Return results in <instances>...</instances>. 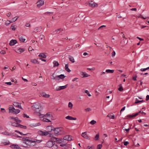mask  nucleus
I'll return each instance as SVG.
<instances>
[{
    "label": "nucleus",
    "mask_w": 149,
    "mask_h": 149,
    "mask_svg": "<svg viewBox=\"0 0 149 149\" xmlns=\"http://www.w3.org/2000/svg\"><path fill=\"white\" fill-rule=\"evenodd\" d=\"M31 108L35 112L39 113L42 109L40 103H36Z\"/></svg>",
    "instance_id": "obj_2"
},
{
    "label": "nucleus",
    "mask_w": 149,
    "mask_h": 149,
    "mask_svg": "<svg viewBox=\"0 0 149 149\" xmlns=\"http://www.w3.org/2000/svg\"><path fill=\"white\" fill-rule=\"evenodd\" d=\"M125 107H123L121 110L120 111V113H121V112L122 111H123L125 109Z\"/></svg>",
    "instance_id": "obj_61"
},
{
    "label": "nucleus",
    "mask_w": 149,
    "mask_h": 149,
    "mask_svg": "<svg viewBox=\"0 0 149 149\" xmlns=\"http://www.w3.org/2000/svg\"><path fill=\"white\" fill-rule=\"evenodd\" d=\"M1 111L3 113H4L6 111L4 108H1Z\"/></svg>",
    "instance_id": "obj_51"
},
{
    "label": "nucleus",
    "mask_w": 149,
    "mask_h": 149,
    "mask_svg": "<svg viewBox=\"0 0 149 149\" xmlns=\"http://www.w3.org/2000/svg\"><path fill=\"white\" fill-rule=\"evenodd\" d=\"M136 77H137V76H136L135 77H134L133 78V79L134 80V81H136Z\"/></svg>",
    "instance_id": "obj_63"
},
{
    "label": "nucleus",
    "mask_w": 149,
    "mask_h": 149,
    "mask_svg": "<svg viewBox=\"0 0 149 149\" xmlns=\"http://www.w3.org/2000/svg\"><path fill=\"white\" fill-rule=\"evenodd\" d=\"M53 64H54V67L58 66L59 65L58 62L56 61H54L53 62Z\"/></svg>",
    "instance_id": "obj_22"
},
{
    "label": "nucleus",
    "mask_w": 149,
    "mask_h": 149,
    "mask_svg": "<svg viewBox=\"0 0 149 149\" xmlns=\"http://www.w3.org/2000/svg\"><path fill=\"white\" fill-rule=\"evenodd\" d=\"M119 87L118 88V90L120 91H123V89L122 87V85L120 84L118 86Z\"/></svg>",
    "instance_id": "obj_27"
},
{
    "label": "nucleus",
    "mask_w": 149,
    "mask_h": 149,
    "mask_svg": "<svg viewBox=\"0 0 149 149\" xmlns=\"http://www.w3.org/2000/svg\"><path fill=\"white\" fill-rule=\"evenodd\" d=\"M40 95L41 96L45 98H48L50 96L49 95L46 94L45 92H42L41 93Z\"/></svg>",
    "instance_id": "obj_13"
},
{
    "label": "nucleus",
    "mask_w": 149,
    "mask_h": 149,
    "mask_svg": "<svg viewBox=\"0 0 149 149\" xmlns=\"http://www.w3.org/2000/svg\"><path fill=\"white\" fill-rule=\"evenodd\" d=\"M10 28L13 31H15V25H14L13 24L11 25Z\"/></svg>",
    "instance_id": "obj_39"
},
{
    "label": "nucleus",
    "mask_w": 149,
    "mask_h": 149,
    "mask_svg": "<svg viewBox=\"0 0 149 149\" xmlns=\"http://www.w3.org/2000/svg\"><path fill=\"white\" fill-rule=\"evenodd\" d=\"M96 123V121L94 120H91L90 122V123L91 124L93 125L95 124Z\"/></svg>",
    "instance_id": "obj_43"
},
{
    "label": "nucleus",
    "mask_w": 149,
    "mask_h": 149,
    "mask_svg": "<svg viewBox=\"0 0 149 149\" xmlns=\"http://www.w3.org/2000/svg\"><path fill=\"white\" fill-rule=\"evenodd\" d=\"M55 135H60L62 134L63 132L61 127L56 128L54 129Z\"/></svg>",
    "instance_id": "obj_3"
},
{
    "label": "nucleus",
    "mask_w": 149,
    "mask_h": 149,
    "mask_svg": "<svg viewBox=\"0 0 149 149\" xmlns=\"http://www.w3.org/2000/svg\"><path fill=\"white\" fill-rule=\"evenodd\" d=\"M40 115L42 117H45L49 119L52 116V115L50 114L49 113H48L45 115L40 114Z\"/></svg>",
    "instance_id": "obj_11"
},
{
    "label": "nucleus",
    "mask_w": 149,
    "mask_h": 149,
    "mask_svg": "<svg viewBox=\"0 0 149 149\" xmlns=\"http://www.w3.org/2000/svg\"><path fill=\"white\" fill-rule=\"evenodd\" d=\"M17 19V17H14L11 20V22H15Z\"/></svg>",
    "instance_id": "obj_35"
},
{
    "label": "nucleus",
    "mask_w": 149,
    "mask_h": 149,
    "mask_svg": "<svg viewBox=\"0 0 149 149\" xmlns=\"http://www.w3.org/2000/svg\"><path fill=\"white\" fill-rule=\"evenodd\" d=\"M53 12H47L44 13V14L46 15L49 14V15L50 14H53Z\"/></svg>",
    "instance_id": "obj_47"
},
{
    "label": "nucleus",
    "mask_w": 149,
    "mask_h": 149,
    "mask_svg": "<svg viewBox=\"0 0 149 149\" xmlns=\"http://www.w3.org/2000/svg\"><path fill=\"white\" fill-rule=\"evenodd\" d=\"M111 55H112V57H114L115 56V55H116V52L115 51H113L112 53V54H111Z\"/></svg>",
    "instance_id": "obj_50"
},
{
    "label": "nucleus",
    "mask_w": 149,
    "mask_h": 149,
    "mask_svg": "<svg viewBox=\"0 0 149 149\" xmlns=\"http://www.w3.org/2000/svg\"><path fill=\"white\" fill-rule=\"evenodd\" d=\"M54 73L53 74V75H52L51 77V78L53 80H58V75L54 76Z\"/></svg>",
    "instance_id": "obj_14"
},
{
    "label": "nucleus",
    "mask_w": 149,
    "mask_h": 149,
    "mask_svg": "<svg viewBox=\"0 0 149 149\" xmlns=\"http://www.w3.org/2000/svg\"><path fill=\"white\" fill-rule=\"evenodd\" d=\"M50 131H42L39 130L38 131V133L39 135L42 136H47L49 134Z\"/></svg>",
    "instance_id": "obj_5"
},
{
    "label": "nucleus",
    "mask_w": 149,
    "mask_h": 149,
    "mask_svg": "<svg viewBox=\"0 0 149 149\" xmlns=\"http://www.w3.org/2000/svg\"><path fill=\"white\" fill-rule=\"evenodd\" d=\"M132 11H137V9L136 8H132L130 9Z\"/></svg>",
    "instance_id": "obj_58"
},
{
    "label": "nucleus",
    "mask_w": 149,
    "mask_h": 149,
    "mask_svg": "<svg viewBox=\"0 0 149 149\" xmlns=\"http://www.w3.org/2000/svg\"><path fill=\"white\" fill-rule=\"evenodd\" d=\"M40 57L45 58L46 57V56L43 53H40L38 56Z\"/></svg>",
    "instance_id": "obj_18"
},
{
    "label": "nucleus",
    "mask_w": 149,
    "mask_h": 149,
    "mask_svg": "<svg viewBox=\"0 0 149 149\" xmlns=\"http://www.w3.org/2000/svg\"><path fill=\"white\" fill-rule=\"evenodd\" d=\"M30 24L29 23H26V26L27 27H29L30 26Z\"/></svg>",
    "instance_id": "obj_55"
},
{
    "label": "nucleus",
    "mask_w": 149,
    "mask_h": 149,
    "mask_svg": "<svg viewBox=\"0 0 149 149\" xmlns=\"http://www.w3.org/2000/svg\"><path fill=\"white\" fill-rule=\"evenodd\" d=\"M14 108V107L13 105H11L8 108L9 111H10V110H11L13 109Z\"/></svg>",
    "instance_id": "obj_46"
},
{
    "label": "nucleus",
    "mask_w": 149,
    "mask_h": 149,
    "mask_svg": "<svg viewBox=\"0 0 149 149\" xmlns=\"http://www.w3.org/2000/svg\"><path fill=\"white\" fill-rule=\"evenodd\" d=\"M43 117V120L44 121L47 122H51V121L49 120V118L45 117Z\"/></svg>",
    "instance_id": "obj_25"
},
{
    "label": "nucleus",
    "mask_w": 149,
    "mask_h": 149,
    "mask_svg": "<svg viewBox=\"0 0 149 149\" xmlns=\"http://www.w3.org/2000/svg\"><path fill=\"white\" fill-rule=\"evenodd\" d=\"M59 31H63V29H59L57 30H56L54 31V34H56V33H58V32Z\"/></svg>",
    "instance_id": "obj_33"
},
{
    "label": "nucleus",
    "mask_w": 149,
    "mask_h": 149,
    "mask_svg": "<svg viewBox=\"0 0 149 149\" xmlns=\"http://www.w3.org/2000/svg\"><path fill=\"white\" fill-rule=\"evenodd\" d=\"M10 23H12L11 22V21L7 20L6 22V24L8 26V25Z\"/></svg>",
    "instance_id": "obj_44"
},
{
    "label": "nucleus",
    "mask_w": 149,
    "mask_h": 149,
    "mask_svg": "<svg viewBox=\"0 0 149 149\" xmlns=\"http://www.w3.org/2000/svg\"><path fill=\"white\" fill-rule=\"evenodd\" d=\"M35 30L36 31H37L38 32V31L40 32L41 30L40 29H38V28H36L35 29Z\"/></svg>",
    "instance_id": "obj_59"
},
{
    "label": "nucleus",
    "mask_w": 149,
    "mask_h": 149,
    "mask_svg": "<svg viewBox=\"0 0 149 149\" xmlns=\"http://www.w3.org/2000/svg\"><path fill=\"white\" fill-rule=\"evenodd\" d=\"M87 149H94V148L92 146H88L87 147Z\"/></svg>",
    "instance_id": "obj_53"
},
{
    "label": "nucleus",
    "mask_w": 149,
    "mask_h": 149,
    "mask_svg": "<svg viewBox=\"0 0 149 149\" xmlns=\"http://www.w3.org/2000/svg\"><path fill=\"white\" fill-rule=\"evenodd\" d=\"M20 139L22 140L23 143L28 146H30L31 143H40L42 141V140H38L36 139L30 138L28 137H23L22 139Z\"/></svg>",
    "instance_id": "obj_1"
},
{
    "label": "nucleus",
    "mask_w": 149,
    "mask_h": 149,
    "mask_svg": "<svg viewBox=\"0 0 149 149\" xmlns=\"http://www.w3.org/2000/svg\"><path fill=\"white\" fill-rule=\"evenodd\" d=\"M81 74L83 76V77H88L90 76V75L88 74L85 72H81Z\"/></svg>",
    "instance_id": "obj_15"
},
{
    "label": "nucleus",
    "mask_w": 149,
    "mask_h": 149,
    "mask_svg": "<svg viewBox=\"0 0 149 149\" xmlns=\"http://www.w3.org/2000/svg\"><path fill=\"white\" fill-rule=\"evenodd\" d=\"M10 147L12 148L17 149L18 148V147H19V146L18 145H17L13 144L10 146Z\"/></svg>",
    "instance_id": "obj_21"
},
{
    "label": "nucleus",
    "mask_w": 149,
    "mask_h": 149,
    "mask_svg": "<svg viewBox=\"0 0 149 149\" xmlns=\"http://www.w3.org/2000/svg\"><path fill=\"white\" fill-rule=\"evenodd\" d=\"M65 70L68 72H70L71 71V70L68 68V64H65Z\"/></svg>",
    "instance_id": "obj_19"
},
{
    "label": "nucleus",
    "mask_w": 149,
    "mask_h": 149,
    "mask_svg": "<svg viewBox=\"0 0 149 149\" xmlns=\"http://www.w3.org/2000/svg\"><path fill=\"white\" fill-rule=\"evenodd\" d=\"M139 112H138L136 113L135 114H134L128 115V116L130 118L134 117L136 116H137L139 114Z\"/></svg>",
    "instance_id": "obj_23"
},
{
    "label": "nucleus",
    "mask_w": 149,
    "mask_h": 149,
    "mask_svg": "<svg viewBox=\"0 0 149 149\" xmlns=\"http://www.w3.org/2000/svg\"><path fill=\"white\" fill-rule=\"evenodd\" d=\"M17 43V41L16 40L12 39L10 41L9 45L10 46H12L14 45Z\"/></svg>",
    "instance_id": "obj_9"
},
{
    "label": "nucleus",
    "mask_w": 149,
    "mask_h": 149,
    "mask_svg": "<svg viewBox=\"0 0 149 149\" xmlns=\"http://www.w3.org/2000/svg\"><path fill=\"white\" fill-rule=\"evenodd\" d=\"M9 112L10 113H13L16 114L19 113V109H15L14 108V109L11 110H10V111H9Z\"/></svg>",
    "instance_id": "obj_8"
},
{
    "label": "nucleus",
    "mask_w": 149,
    "mask_h": 149,
    "mask_svg": "<svg viewBox=\"0 0 149 149\" xmlns=\"http://www.w3.org/2000/svg\"><path fill=\"white\" fill-rule=\"evenodd\" d=\"M65 118L67 119L72 120V117L68 116L66 117Z\"/></svg>",
    "instance_id": "obj_37"
},
{
    "label": "nucleus",
    "mask_w": 149,
    "mask_h": 149,
    "mask_svg": "<svg viewBox=\"0 0 149 149\" xmlns=\"http://www.w3.org/2000/svg\"><path fill=\"white\" fill-rule=\"evenodd\" d=\"M33 49L30 46L29 47L28 50L29 52L30 51H31Z\"/></svg>",
    "instance_id": "obj_56"
},
{
    "label": "nucleus",
    "mask_w": 149,
    "mask_h": 149,
    "mask_svg": "<svg viewBox=\"0 0 149 149\" xmlns=\"http://www.w3.org/2000/svg\"><path fill=\"white\" fill-rule=\"evenodd\" d=\"M13 105L17 107H19V103L14 102Z\"/></svg>",
    "instance_id": "obj_36"
},
{
    "label": "nucleus",
    "mask_w": 149,
    "mask_h": 149,
    "mask_svg": "<svg viewBox=\"0 0 149 149\" xmlns=\"http://www.w3.org/2000/svg\"><path fill=\"white\" fill-rule=\"evenodd\" d=\"M106 27V26L105 25H102V26H100L99 28L98 29H101L102 27Z\"/></svg>",
    "instance_id": "obj_64"
},
{
    "label": "nucleus",
    "mask_w": 149,
    "mask_h": 149,
    "mask_svg": "<svg viewBox=\"0 0 149 149\" xmlns=\"http://www.w3.org/2000/svg\"><path fill=\"white\" fill-rule=\"evenodd\" d=\"M107 116L111 119H114V115L113 114L111 115V114H109Z\"/></svg>",
    "instance_id": "obj_29"
},
{
    "label": "nucleus",
    "mask_w": 149,
    "mask_h": 149,
    "mask_svg": "<svg viewBox=\"0 0 149 149\" xmlns=\"http://www.w3.org/2000/svg\"><path fill=\"white\" fill-rule=\"evenodd\" d=\"M64 140L67 141H70L71 140V138L69 135H66L63 138Z\"/></svg>",
    "instance_id": "obj_17"
},
{
    "label": "nucleus",
    "mask_w": 149,
    "mask_h": 149,
    "mask_svg": "<svg viewBox=\"0 0 149 149\" xmlns=\"http://www.w3.org/2000/svg\"><path fill=\"white\" fill-rule=\"evenodd\" d=\"M68 106L69 107L72 108L73 107V104L71 102H69L68 103Z\"/></svg>",
    "instance_id": "obj_38"
},
{
    "label": "nucleus",
    "mask_w": 149,
    "mask_h": 149,
    "mask_svg": "<svg viewBox=\"0 0 149 149\" xmlns=\"http://www.w3.org/2000/svg\"><path fill=\"white\" fill-rule=\"evenodd\" d=\"M1 54H4L6 53V52L4 50H1L0 52Z\"/></svg>",
    "instance_id": "obj_52"
},
{
    "label": "nucleus",
    "mask_w": 149,
    "mask_h": 149,
    "mask_svg": "<svg viewBox=\"0 0 149 149\" xmlns=\"http://www.w3.org/2000/svg\"><path fill=\"white\" fill-rule=\"evenodd\" d=\"M138 17L139 18H141L144 19H146V18L144 17L141 15H139L138 16Z\"/></svg>",
    "instance_id": "obj_48"
},
{
    "label": "nucleus",
    "mask_w": 149,
    "mask_h": 149,
    "mask_svg": "<svg viewBox=\"0 0 149 149\" xmlns=\"http://www.w3.org/2000/svg\"><path fill=\"white\" fill-rule=\"evenodd\" d=\"M148 100H149V95H147L146 96V100L148 101Z\"/></svg>",
    "instance_id": "obj_62"
},
{
    "label": "nucleus",
    "mask_w": 149,
    "mask_h": 149,
    "mask_svg": "<svg viewBox=\"0 0 149 149\" xmlns=\"http://www.w3.org/2000/svg\"><path fill=\"white\" fill-rule=\"evenodd\" d=\"M58 79L59 80L61 79H63L65 77V76L64 75V74H61L59 75H58Z\"/></svg>",
    "instance_id": "obj_24"
},
{
    "label": "nucleus",
    "mask_w": 149,
    "mask_h": 149,
    "mask_svg": "<svg viewBox=\"0 0 149 149\" xmlns=\"http://www.w3.org/2000/svg\"><path fill=\"white\" fill-rule=\"evenodd\" d=\"M102 147V144H100L97 145V149H101Z\"/></svg>",
    "instance_id": "obj_45"
},
{
    "label": "nucleus",
    "mask_w": 149,
    "mask_h": 149,
    "mask_svg": "<svg viewBox=\"0 0 149 149\" xmlns=\"http://www.w3.org/2000/svg\"><path fill=\"white\" fill-rule=\"evenodd\" d=\"M31 61L34 63H39L38 61L36 59H31Z\"/></svg>",
    "instance_id": "obj_26"
},
{
    "label": "nucleus",
    "mask_w": 149,
    "mask_h": 149,
    "mask_svg": "<svg viewBox=\"0 0 149 149\" xmlns=\"http://www.w3.org/2000/svg\"><path fill=\"white\" fill-rule=\"evenodd\" d=\"M24 51L25 49H24L19 48V52L20 53L23 52Z\"/></svg>",
    "instance_id": "obj_41"
},
{
    "label": "nucleus",
    "mask_w": 149,
    "mask_h": 149,
    "mask_svg": "<svg viewBox=\"0 0 149 149\" xmlns=\"http://www.w3.org/2000/svg\"><path fill=\"white\" fill-rule=\"evenodd\" d=\"M81 136L83 137L84 138L88 139H89L90 138L88 136L86 132H83L81 134Z\"/></svg>",
    "instance_id": "obj_12"
},
{
    "label": "nucleus",
    "mask_w": 149,
    "mask_h": 149,
    "mask_svg": "<svg viewBox=\"0 0 149 149\" xmlns=\"http://www.w3.org/2000/svg\"><path fill=\"white\" fill-rule=\"evenodd\" d=\"M114 72V70L107 69L106 70V72L107 73H113Z\"/></svg>",
    "instance_id": "obj_31"
},
{
    "label": "nucleus",
    "mask_w": 149,
    "mask_h": 149,
    "mask_svg": "<svg viewBox=\"0 0 149 149\" xmlns=\"http://www.w3.org/2000/svg\"><path fill=\"white\" fill-rule=\"evenodd\" d=\"M19 128L26 129V126L23 125L19 124Z\"/></svg>",
    "instance_id": "obj_34"
},
{
    "label": "nucleus",
    "mask_w": 149,
    "mask_h": 149,
    "mask_svg": "<svg viewBox=\"0 0 149 149\" xmlns=\"http://www.w3.org/2000/svg\"><path fill=\"white\" fill-rule=\"evenodd\" d=\"M5 83L6 84H7V85H10L12 84V83L10 82H6Z\"/></svg>",
    "instance_id": "obj_57"
},
{
    "label": "nucleus",
    "mask_w": 149,
    "mask_h": 149,
    "mask_svg": "<svg viewBox=\"0 0 149 149\" xmlns=\"http://www.w3.org/2000/svg\"><path fill=\"white\" fill-rule=\"evenodd\" d=\"M37 6L39 8L42 6L44 4V1L42 0H39L36 3Z\"/></svg>",
    "instance_id": "obj_7"
},
{
    "label": "nucleus",
    "mask_w": 149,
    "mask_h": 149,
    "mask_svg": "<svg viewBox=\"0 0 149 149\" xmlns=\"http://www.w3.org/2000/svg\"><path fill=\"white\" fill-rule=\"evenodd\" d=\"M139 113H142L143 115H145L146 114V113L144 112H141V111H140Z\"/></svg>",
    "instance_id": "obj_60"
},
{
    "label": "nucleus",
    "mask_w": 149,
    "mask_h": 149,
    "mask_svg": "<svg viewBox=\"0 0 149 149\" xmlns=\"http://www.w3.org/2000/svg\"><path fill=\"white\" fill-rule=\"evenodd\" d=\"M55 143L52 141H48L46 143V145L49 148H51L53 146Z\"/></svg>",
    "instance_id": "obj_6"
},
{
    "label": "nucleus",
    "mask_w": 149,
    "mask_h": 149,
    "mask_svg": "<svg viewBox=\"0 0 149 149\" xmlns=\"http://www.w3.org/2000/svg\"><path fill=\"white\" fill-rule=\"evenodd\" d=\"M11 119H13L16 122H13L12 123V126L16 127H19V120L17 117H14L13 116L10 117Z\"/></svg>",
    "instance_id": "obj_4"
},
{
    "label": "nucleus",
    "mask_w": 149,
    "mask_h": 149,
    "mask_svg": "<svg viewBox=\"0 0 149 149\" xmlns=\"http://www.w3.org/2000/svg\"><path fill=\"white\" fill-rule=\"evenodd\" d=\"M99 133H98L95 136L94 139L95 140H99Z\"/></svg>",
    "instance_id": "obj_32"
},
{
    "label": "nucleus",
    "mask_w": 149,
    "mask_h": 149,
    "mask_svg": "<svg viewBox=\"0 0 149 149\" xmlns=\"http://www.w3.org/2000/svg\"><path fill=\"white\" fill-rule=\"evenodd\" d=\"M69 58L70 61H71L72 63H73L75 62L74 60L73 57L70 56H69Z\"/></svg>",
    "instance_id": "obj_20"
},
{
    "label": "nucleus",
    "mask_w": 149,
    "mask_h": 149,
    "mask_svg": "<svg viewBox=\"0 0 149 149\" xmlns=\"http://www.w3.org/2000/svg\"><path fill=\"white\" fill-rule=\"evenodd\" d=\"M144 102V101H143V100H139L137 98H136V99H135V104H136V103H138L139 102Z\"/></svg>",
    "instance_id": "obj_28"
},
{
    "label": "nucleus",
    "mask_w": 149,
    "mask_h": 149,
    "mask_svg": "<svg viewBox=\"0 0 149 149\" xmlns=\"http://www.w3.org/2000/svg\"><path fill=\"white\" fill-rule=\"evenodd\" d=\"M16 47V46L15 47H13L14 48V50L17 53H18L19 52V49L18 48H17Z\"/></svg>",
    "instance_id": "obj_40"
},
{
    "label": "nucleus",
    "mask_w": 149,
    "mask_h": 149,
    "mask_svg": "<svg viewBox=\"0 0 149 149\" xmlns=\"http://www.w3.org/2000/svg\"><path fill=\"white\" fill-rule=\"evenodd\" d=\"M25 40V39L22 36L20 38H19V40L22 42H24Z\"/></svg>",
    "instance_id": "obj_30"
},
{
    "label": "nucleus",
    "mask_w": 149,
    "mask_h": 149,
    "mask_svg": "<svg viewBox=\"0 0 149 149\" xmlns=\"http://www.w3.org/2000/svg\"><path fill=\"white\" fill-rule=\"evenodd\" d=\"M67 85L63 86H60L59 87H57L56 88V89L57 91H59L62 89H63L66 87Z\"/></svg>",
    "instance_id": "obj_16"
},
{
    "label": "nucleus",
    "mask_w": 149,
    "mask_h": 149,
    "mask_svg": "<svg viewBox=\"0 0 149 149\" xmlns=\"http://www.w3.org/2000/svg\"><path fill=\"white\" fill-rule=\"evenodd\" d=\"M129 144V143L128 141H125V142H124V145L125 146H127Z\"/></svg>",
    "instance_id": "obj_49"
},
{
    "label": "nucleus",
    "mask_w": 149,
    "mask_h": 149,
    "mask_svg": "<svg viewBox=\"0 0 149 149\" xmlns=\"http://www.w3.org/2000/svg\"><path fill=\"white\" fill-rule=\"evenodd\" d=\"M22 116L23 117L25 118H29V116H27L26 114L24 113L22 114Z\"/></svg>",
    "instance_id": "obj_42"
},
{
    "label": "nucleus",
    "mask_w": 149,
    "mask_h": 149,
    "mask_svg": "<svg viewBox=\"0 0 149 149\" xmlns=\"http://www.w3.org/2000/svg\"><path fill=\"white\" fill-rule=\"evenodd\" d=\"M85 110L86 111H89L91 110V109L90 108H88L85 109Z\"/></svg>",
    "instance_id": "obj_54"
},
{
    "label": "nucleus",
    "mask_w": 149,
    "mask_h": 149,
    "mask_svg": "<svg viewBox=\"0 0 149 149\" xmlns=\"http://www.w3.org/2000/svg\"><path fill=\"white\" fill-rule=\"evenodd\" d=\"M89 6L92 7H95L97 6L98 5L97 3L94 2L93 1H91L89 3Z\"/></svg>",
    "instance_id": "obj_10"
}]
</instances>
